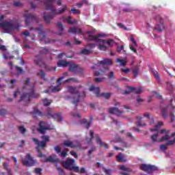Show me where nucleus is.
<instances>
[{"mask_svg":"<svg viewBox=\"0 0 175 175\" xmlns=\"http://www.w3.org/2000/svg\"><path fill=\"white\" fill-rule=\"evenodd\" d=\"M41 2L44 5L46 10L51 11L49 15H46V12H44L43 18L46 24H50V21L53 20V18L59 14H62L65 10L68 9V5H63V8H59L57 10V8L53 5V2H55V0H44Z\"/></svg>","mask_w":175,"mask_h":175,"instance_id":"1","label":"nucleus"},{"mask_svg":"<svg viewBox=\"0 0 175 175\" xmlns=\"http://www.w3.org/2000/svg\"><path fill=\"white\" fill-rule=\"evenodd\" d=\"M29 81V78H27L23 82V90H29V92L23 94L19 100V102H25V106H28V103L31 102V98H39V94L35 93V85H30Z\"/></svg>","mask_w":175,"mask_h":175,"instance_id":"2","label":"nucleus"},{"mask_svg":"<svg viewBox=\"0 0 175 175\" xmlns=\"http://www.w3.org/2000/svg\"><path fill=\"white\" fill-rule=\"evenodd\" d=\"M170 130L163 129L159 131L158 133H154L151 135L150 139L152 143H161L162 142H166V140H169L170 139Z\"/></svg>","mask_w":175,"mask_h":175,"instance_id":"3","label":"nucleus"},{"mask_svg":"<svg viewBox=\"0 0 175 175\" xmlns=\"http://www.w3.org/2000/svg\"><path fill=\"white\" fill-rule=\"evenodd\" d=\"M68 92L73 95L72 105H75V109H77V103L80 102V98H84L85 96V92H82L81 94L79 92L77 88L73 86L68 87Z\"/></svg>","mask_w":175,"mask_h":175,"instance_id":"4","label":"nucleus"},{"mask_svg":"<svg viewBox=\"0 0 175 175\" xmlns=\"http://www.w3.org/2000/svg\"><path fill=\"white\" fill-rule=\"evenodd\" d=\"M0 27L2 29H5V31L9 32V31L18 29L20 28V23H17V20L16 19H12L10 21H3V23H0Z\"/></svg>","mask_w":175,"mask_h":175,"instance_id":"5","label":"nucleus"},{"mask_svg":"<svg viewBox=\"0 0 175 175\" xmlns=\"http://www.w3.org/2000/svg\"><path fill=\"white\" fill-rule=\"evenodd\" d=\"M68 65H70V72H72L74 75H77V73H80V72H81V68H80L77 64H70V62H68L66 60H59L57 62L58 68H66Z\"/></svg>","mask_w":175,"mask_h":175,"instance_id":"6","label":"nucleus"},{"mask_svg":"<svg viewBox=\"0 0 175 175\" xmlns=\"http://www.w3.org/2000/svg\"><path fill=\"white\" fill-rule=\"evenodd\" d=\"M24 17L27 27L31 25L32 23H39V18L33 14H25Z\"/></svg>","mask_w":175,"mask_h":175,"instance_id":"7","label":"nucleus"},{"mask_svg":"<svg viewBox=\"0 0 175 175\" xmlns=\"http://www.w3.org/2000/svg\"><path fill=\"white\" fill-rule=\"evenodd\" d=\"M46 114L45 115L47 118H53V120H57L58 122H62L63 118H62V114L61 113H53V110H51V108H48L46 109Z\"/></svg>","mask_w":175,"mask_h":175,"instance_id":"8","label":"nucleus"},{"mask_svg":"<svg viewBox=\"0 0 175 175\" xmlns=\"http://www.w3.org/2000/svg\"><path fill=\"white\" fill-rule=\"evenodd\" d=\"M51 126L49 123L40 121L38 124V128H37V131L41 135H46V132L47 131H50Z\"/></svg>","mask_w":175,"mask_h":175,"instance_id":"9","label":"nucleus"},{"mask_svg":"<svg viewBox=\"0 0 175 175\" xmlns=\"http://www.w3.org/2000/svg\"><path fill=\"white\" fill-rule=\"evenodd\" d=\"M22 163L24 166L27 167H31L35 165V160H33V157L31 155V154L27 153L24 159L21 161Z\"/></svg>","mask_w":175,"mask_h":175,"instance_id":"10","label":"nucleus"},{"mask_svg":"<svg viewBox=\"0 0 175 175\" xmlns=\"http://www.w3.org/2000/svg\"><path fill=\"white\" fill-rule=\"evenodd\" d=\"M89 91H94L96 94V96L98 98L99 96H102L103 98H105V99H110V96H111V93L108 92V93H101L99 95V92H100V89L99 88H96L94 85H92L89 88Z\"/></svg>","mask_w":175,"mask_h":175,"instance_id":"11","label":"nucleus"},{"mask_svg":"<svg viewBox=\"0 0 175 175\" xmlns=\"http://www.w3.org/2000/svg\"><path fill=\"white\" fill-rule=\"evenodd\" d=\"M111 42H113V40H98V50H100V51H106L107 50V47H110V46H111Z\"/></svg>","mask_w":175,"mask_h":175,"instance_id":"12","label":"nucleus"},{"mask_svg":"<svg viewBox=\"0 0 175 175\" xmlns=\"http://www.w3.org/2000/svg\"><path fill=\"white\" fill-rule=\"evenodd\" d=\"M34 64L37 66H39L40 68H44L45 69H48L49 70H53V68H49L46 65V63L44 61H43V58L40 55H36V58L34 59Z\"/></svg>","mask_w":175,"mask_h":175,"instance_id":"13","label":"nucleus"},{"mask_svg":"<svg viewBox=\"0 0 175 175\" xmlns=\"http://www.w3.org/2000/svg\"><path fill=\"white\" fill-rule=\"evenodd\" d=\"M53 150L56 154H59V157L62 158H66L68 157V152H69V149L66 148H64L61 152V148L59 146H54Z\"/></svg>","mask_w":175,"mask_h":175,"instance_id":"14","label":"nucleus"},{"mask_svg":"<svg viewBox=\"0 0 175 175\" xmlns=\"http://www.w3.org/2000/svg\"><path fill=\"white\" fill-rule=\"evenodd\" d=\"M140 169L141 170H143V172L152 173V172H157L158 170V167L147 164H141Z\"/></svg>","mask_w":175,"mask_h":175,"instance_id":"15","label":"nucleus"},{"mask_svg":"<svg viewBox=\"0 0 175 175\" xmlns=\"http://www.w3.org/2000/svg\"><path fill=\"white\" fill-rule=\"evenodd\" d=\"M100 65H103V67L105 68V66L113 65V61L111 59H104L103 60L98 62V64L94 65L92 67V69L95 70V69H96V68H99Z\"/></svg>","mask_w":175,"mask_h":175,"instance_id":"16","label":"nucleus"},{"mask_svg":"<svg viewBox=\"0 0 175 175\" xmlns=\"http://www.w3.org/2000/svg\"><path fill=\"white\" fill-rule=\"evenodd\" d=\"M76 143H77V145L75 146L73 144V142L66 140L63 142V146L70 147V148H80L81 147V144H80V142H79V141H77Z\"/></svg>","mask_w":175,"mask_h":175,"instance_id":"17","label":"nucleus"},{"mask_svg":"<svg viewBox=\"0 0 175 175\" xmlns=\"http://www.w3.org/2000/svg\"><path fill=\"white\" fill-rule=\"evenodd\" d=\"M64 80V77H60L56 81L57 85L54 86L52 89L51 91L52 92H59L61 91V85H62V81Z\"/></svg>","mask_w":175,"mask_h":175,"instance_id":"18","label":"nucleus"},{"mask_svg":"<svg viewBox=\"0 0 175 175\" xmlns=\"http://www.w3.org/2000/svg\"><path fill=\"white\" fill-rule=\"evenodd\" d=\"M105 34L99 33L98 35L92 36L90 35L88 38H85V40H90V42H99L100 39L99 38H103Z\"/></svg>","mask_w":175,"mask_h":175,"instance_id":"19","label":"nucleus"},{"mask_svg":"<svg viewBox=\"0 0 175 175\" xmlns=\"http://www.w3.org/2000/svg\"><path fill=\"white\" fill-rule=\"evenodd\" d=\"M75 161L76 160L73 159H68L62 162V165L66 169H68V170H70L71 167L73 166V163H75Z\"/></svg>","mask_w":175,"mask_h":175,"instance_id":"20","label":"nucleus"},{"mask_svg":"<svg viewBox=\"0 0 175 175\" xmlns=\"http://www.w3.org/2000/svg\"><path fill=\"white\" fill-rule=\"evenodd\" d=\"M30 29H35V31H38L39 38H40V40H44V39L46 38V32L42 31V29H43V26H40L37 29H35L33 27H31Z\"/></svg>","mask_w":175,"mask_h":175,"instance_id":"21","label":"nucleus"},{"mask_svg":"<svg viewBox=\"0 0 175 175\" xmlns=\"http://www.w3.org/2000/svg\"><path fill=\"white\" fill-rule=\"evenodd\" d=\"M127 88L129 89V90H125L124 92V95H128L129 92H134V94H142L141 88L136 89V88L130 87V86H127Z\"/></svg>","mask_w":175,"mask_h":175,"instance_id":"22","label":"nucleus"},{"mask_svg":"<svg viewBox=\"0 0 175 175\" xmlns=\"http://www.w3.org/2000/svg\"><path fill=\"white\" fill-rule=\"evenodd\" d=\"M120 170V174L122 175H129V173H131V172H132V169L129 168V167H125V165H120L119 167Z\"/></svg>","mask_w":175,"mask_h":175,"instance_id":"23","label":"nucleus"},{"mask_svg":"<svg viewBox=\"0 0 175 175\" xmlns=\"http://www.w3.org/2000/svg\"><path fill=\"white\" fill-rule=\"evenodd\" d=\"M109 112L110 114H116L118 117L122 114V111H120V109L116 107L109 108Z\"/></svg>","mask_w":175,"mask_h":175,"instance_id":"24","label":"nucleus"},{"mask_svg":"<svg viewBox=\"0 0 175 175\" xmlns=\"http://www.w3.org/2000/svg\"><path fill=\"white\" fill-rule=\"evenodd\" d=\"M96 142L99 144L100 147H104L105 149L109 148V145L105 142H103L99 135H96Z\"/></svg>","mask_w":175,"mask_h":175,"instance_id":"25","label":"nucleus"},{"mask_svg":"<svg viewBox=\"0 0 175 175\" xmlns=\"http://www.w3.org/2000/svg\"><path fill=\"white\" fill-rule=\"evenodd\" d=\"M32 141L34 142L35 144H36V146H38L42 150H43V148H44L47 144L43 141L40 142L36 138H32Z\"/></svg>","mask_w":175,"mask_h":175,"instance_id":"26","label":"nucleus"},{"mask_svg":"<svg viewBox=\"0 0 175 175\" xmlns=\"http://www.w3.org/2000/svg\"><path fill=\"white\" fill-rule=\"evenodd\" d=\"M165 28L166 26L165 25V23H163V22H161L159 23V24L154 27V29H155V31H157V32H162Z\"/></svg>","mask_w":175,"mask_h":175,"instance_id":"27","label":"nucleus"},{"mask_svg":"<svg viewBox=\"0 0 175 175\" xmlns=\"http://www.w3.org/2000/svg\"><path fill=\"white\" fill-rule=\"evenodd\" d=\"M68 32L70 33H83V31H81V29H79V27H70Z\"/></svg>","mask_w":175,"mask_h":175,"instance_id":"28","label":"nucleus"},{"mask_svg":"<svg viewBox=\"0 0 175 175\" xmlns=\"http://www.w3.org/2000/svg\"><path fill=\"white\" fill-rule=\"evenodd\" d=\"M33 117L34 118H36V117H43V112L39 111V109H38V108H35L33 113Z\"/></svg>","mask_w":175,"mask_h":175,"instance_id":"29","label":"nucleus"},{"mask_svg":"<svg viewBox=\"0 0 175 175\" xmlns=\"http://www.w3.org/2000/svg\"><path fill=\"white\" fill-rule=\"evenodd\" d=\"M137 121L135 122L137 126H146L147 124L146 122L142 123V120H143V117L137 116L136 117Z\"/></svg>","mask_w":175,"mask_h":175,"instance_id":"30","label":"nucleus"},{"mask_svg":"<svg viewBox=\"0 0 175 175\" xmlns=\"http://www.w3.org/2000/svg\"><path fill=\"white\" fill-rule=\"evenodd\" d=\"M46 162H50L51 163H59L61 160L58 158L54 159L53 157H46Z\"/></svg>","mask_w":175,"mask_h":175,"instance_id":"31","label":"nucleus"},{"mask_svg":"<svg viewBox=\"0 0 175 175\" xmlns=\"http://www.w3.org/2000/svg\"><path fill=\"white\" fill-rule=\"evenodd\" d=\"M116 161L118 162L122 163L123 162H126L128 160L124 159V154H122V153L120 152L118 154V155L116 156Z\"/></svg>","mask_w":175,"mask_h":175,"instance_id":"32","label":"nucleus"},{"mask_svg":"<svg viewBox=\"0 0 175 175\" xmlns=\"http://www.w3.org/2000/svg\"><path fill=\"white\" fill-rule=\"evenodd\" d=\"M168 107H166L164 108H162L161 109V116L163 117V118L166 119L167 118L169 114H168Z\"/></svg>","mask_w":175,"mask_h":175,"instance_id":"33","label":"nucleus"},{"mask_svg":"<svg viewBox=\"0 0 175 175\" xmlns=\"http://www.w3.org/2000/svg\"><path fill=\"white\" fill-rule=\"evenodd\" d=\"M57 29L59 31L58 35L62 36L64 35V25H62V23H57Z\"/></svg>","mask_w":175,"mask_h":175,"instance_id":"34","label":"nucleus"},{"mask_svg":"<svg viewBox=\"0 0 175 175\" xmlns=\"http://www.w3.org/2000/svg\"><path fill=\"white\" fill-rule=\"evenodd\" d=\"M115 143H120L122 147L126 148L128 147V145L126 144V142H124V139L122 138H118V139L115 142Z\"/></svg>","mask_w":175,"mask_h":175,"instance_id":"35","label":"nucleus"},{"mask_svg":"<svg viewBox=\"0 0 175 175\" xmlns=\"http://www.w3.org/2000/svg\"><path fill=\"white\" fill-rule=\"evenodd\" d=\"M37 76L40 77V79H43V80H46V72L43 71V70H40L38 73H37Z\"/></svg>","mask_w":175,"mask_h":175,"instance_id":"36","label":"nucleus"},{"mask_svg":"<svg viewBox=\"0 0 175 175\" xmlns=\"http://www.w3.org/2000/svg\"><path fill=\"white\" fill-rule=\"evenodd\" d=\"M90 137L86 139L88 144H91V143L92 142V139H94V131L90 130Z\"/></svg>","mask_w":175,"mask_h":175,"instance_id":"37","label":"nucleus"},{"mask_svg":"<svg viewBox=\"0 0 175 175\" xmlns=\"http://www.w3.org/2000/svg\"><path fill=\"white\" fill-rule=\"evenodd\" d=\"M72 81V83H79V79L77 78H69V79L65 80L64 81V83H70Z\"/></svg>","mask_w":175,"mask_h":175,"instance_id":"38","label":"nucleus"},{"mask_svg":"<svg viewBox=\"0 0 175 175\" xmlns=\"http://www.w3.org/2000/svg\"><path fill=\"white\" fill-rule=\"evenodd\" d=\"M133 73L134 75V77H137L139 76V66H134Z\"/></svg>","mask_w":175,"mask_h":175,"instance_id":"39","label":"nucleus"},{"mask_svg":"<svg viewBox=\"0 0 175 175\" xmlns=\"http://www.w3.org/2000/svg\"><path fill=\"white\" fill-rule=\"evenodd\" d=\"M38 157L39 158H42V162H47V157L45 154H43L42 152H39Z\"/></svg>","mask_w":175,"mask_h":175,"instance_id":"40","label":"nucleus"},{"mask_svg":"<svg viewBox=\"0 0 175 175\" xmlns=\"http://www.w3.org/2000/svg\"><path fill=\"white\" fill-rule=\"evenodd\" d=\"M41 50L39 51V54H47L49 53V49L46 47H41Z\"/></svg>","mask_w":175,"mask_h":175,"instance_id":"41","label":"nucleus"},{"mask_svg":"<svg viewBox=\"0 0 175 175\" xmlns=\"http://www.w3.org/2000/svg\"><path fill=\"white\" fill-rule=\"evenodd\" d=\"M154 20L157 23H163V18H162L160 15H156L154 16Z\"/></svg>","mask_w":175,"mask_h":175,"instance_id":"42","label":"nucleus"},{"mask_svg":"<svg viewBox=\"0 0 175 175\" xmlns=\"http://www.w3.org/2000/svg\"><path fill=\"white\" fill-rule=\"evenodd\" d=\"M41 139L44 143H46V144H47L48 142H50V137L49 135H42Z\"/></svg>","mask_w":175,"mask_h":175,"instance_id":"43","label":"nucleus"},{"mask_svg":"<svg viewBox=\"0 0 175 175\" xmlns=\"http://www.w3.org/2000/svg\"><path fill=\"white\" fill-rule=\"evenodd\" d=\"M42 102H43L44 106H50V105H51V100L47 98L42 99Z\"/></svg>","mask_w":175,"mask_h":175,"instance_id":"44","label":"nucleus"},{"mask_svg":"<svg viewBox=\"0 0 175 175\" xmlns=\"http://www.w3.org/2000/svg\"><path fill=\"white\" fill-rule=\"evenodd\" d=\"M16 68V71L18 75H23L24 73V70L21 68V67H18V66H15Z\"/></svg>","mask_w":175,"mask_h":175,"instance_id":"45","label":"nucleus"},{"mask_svg":"<svg viewBox=\"0 0 175 175\" xmlns=\"http://www.w3.org/2000/svg\"><path fill=\"white\" fill-rule=\"evenodd\" d=\"M67 23L68 24H70L71 25H73L76 24V21L75 20L72 21V16H69L67 18Z\"/></svg>","mask_w":175,"mask_h":175,"instance_id":"46","label":"nucleus"},{"mask_svg":"<svg viewBox=\"0 0 175 175\" xmlns=\"http://www.w3.org/2000/svg\"><path fill=\"white\" fill-rule=\"evenodd\" d=\"M162 125H163V122H159V123L154 126V129H150V131L154 132V131H157V128H159V126H162Z\"/></svg>","mask_w":175,"mask_h":175,"instance_id":"47","label":"nucleus"},{"mask_svg":"<svg viewBox=\"0 0 175 175\" xmlns=\"http://www.w3.org/2000/svg\"><path fill=\"white\" fill-rule=\"evenodd\" d=\"M116 62H120L122 66H125V65L127 64L126 60L121 59H117Z\"/></svg>","mask_w":175,"mask_h":175,"instance_id":"48","label":"nucleus"},{"mask_svg":"<svg viewBox=\"0 0 175 175\" xmlns=\"http://www.w3.org/2000/svg\"><path fill=\"white\" fill-rule=\"evenodd\" d=\"M70 170H74V172H76V173H79L80 172V167L79 166L72 165L70 168Z\"/></svg>","mask_w":175,"mask_h":175,"instance_id":"49","label":"nucleus"},{"mask_svg":"<svg viewBox=\"0 0 175 175\" xmlns=\"http://www.w3.org/2000/svg\"><path fill=\"white\" fill-rule=\"evenodd\" d=\"M81 54H84V55H90L91 54V51L84 49L81 51Z\"/></svg>","mask_w":175,"mask_h":175,"instance_id":"50","label":"nucleus"},{"mask_svg":"<svg viewBox=\"0 0 175 175\" xmlns=\"http://www.w3.org/2000/svg\"><path fill=\"white\" fill-rule=\"evenodd\" d=\"M92 120H94V118L92 117V116H90V120L89 122H88L86 124V125H85V128H86V129H89L90 127L91 126V123L92 122Z\"/></svg>","mask_w":175,"mask_h":175,"instance_id":"51","label":"nucleus"},{"mask_svg":"<svg viewBox=\"0 0 175 175\" xmlns=\"http://www.w3.org/2000/svg\"><path fill=\"white\" fill-rule=\"evenodd\" d=\"M153 76H154L157 81L161 83V79H159V74L158 72H155L154 71H153Z\"/></svg>","mask_w":175,"mask_h":175,"instance_id":"52","label":"nucleus"},{"mask_svg":"<svg viewBox=\"0 0 175 175\" xmlns=\"http://www.w3.org/2000/svg\"><path fill=\"white\" fill-rule=\"evenodd\" d=\"M57 170L59 172V175H65V171L61 167H57Z\"/></svg>","mask_w":175,"mask_h":175,"instance_id":"53","label":"nucleus"},{"mask_svg":"<svg viewBox=\"0 0 175 175\" xmlns=\"http://www.w3.org/2000/svg\"><path fill=\"white\" fill-rule=\"evenodd\" d=\"M18 131L21 132V133L24 135V133H25V132L27 131V129L24 126H20L18 127Z\"/></svg>","mask_w":175,"mask_h":175,"instance_id":"54","label":"nucleus"},{"mask_svg":"<svg viewBox=\"0 0 175 175\" xmlns=\"http://www.w3.org/2000/svg\"><path fill=\"white\" fill-rule=\"evenodd\" d=\"M14 6L16 8H21L23 6V3L20 1H15L14 2Z\"/></svg>","mask_w":175,"mask_h":175,"instance_id":"55","label":"nucleus"},{"mask_svg":"<svg viewBox=\"0 0 175 175\" xmlns=\"http://www.w3.org/2000/svg\"><path fill=\"white\" fill-rule=\"evenodd\" d=\"M166 84L168 90H170V92H172V91H173V86L172 84L169 81L166 82Z\"/></svg>","mask_w":175,"mask_h":175,"instance_id":"56","label":"nucleus"},{"mask_svg":"<svg viewBox=\"0 0 175 175\" xmlns=\"http://www.w3.org/2000/svg\"><path fill=\"white\" fill-rule=\"evenodd\" d=\"M103 170L105 171V174L107 175H111V170L110 169H106V167H103Z\"/></svg>","mask_w":175,"mask_h":175,"instance_id":"57","label":"nucleus"},{"mask_svg":"<svg viewBox=\"0 0 175 175\" xmlns=\"http://www.w3.org/2000/svg\"><path fill=\"white\" fill-rule=\"evenodd\" d=\"M86 46H88L89 49H95L96 46V44L94 43H88Z\"/></svg>","mask_w":175,"mask_h":175,"instance_id":"58","label":"nucleus"},{"mask_svg":"<svg viewBox=\"0 0 175 175\" xmlns=\"http://www.w3.org/2000/svg\"><path fill=\"white\" fill-rule=\"evenodd\" d=\"M8 111L6 109H0V116H6Z\"/></svg>","mask_w":175,"mask_h":175,"instance_id":"59","label":"nucleus"},{"mask_svg":"<svg viewBox=\"0 0 175 175\" xmlns=\"http://www.w3.org/2000/svg\"><path fill=\"white\" fill-rule=\"evenodd\" d=\"M70 116H72V117H78V118H81V115L80 113H76L75 112H71Z\"/></svg>","mask_w":175,"mask_h":175,"instance_id":"60","label":"nucleus"},{"mask_svg":"<svg viewBox=\"0 0 175 175\" xmlns=\"http://www.w3.org/2000/svg\"><path fill=\"white\" fill-rule=\"evenodd\" d=\"M70 155H72V157H75V158H79V154H77V153H76V152L71 150L70 152Z\"/></svg>","mask_w":175,"mask_h":175,"instance_id":"61","label":"nucleus"},{"mask_svg":"<svg viewBox=\"0 0 175 175\" xmlns=\"http://www.w3.org/2000/svg\"><path fill=\"white\" fill-rule=\"evenodd\" d=\"M36 174H42V168H36L34 170Z\"/></svg>","mask_w":175,"mask_h":175,"instance_id":"62","label":"nucleus"},{"mask_svg":"<svg viewBox=\"0 0 175 175\" xmlns=\"http://www.w3.org/2000/svg\"><path fill=\"white\" fill-rule=\"evenodd\" d=\"M122 50H124V45L118 46V47H117L118 53H121V51H122Z\"/></svg>","mask_w":175,"mask_h":175,"instance_id":"63","label":"nucleus"},{"mask_svg":"<svg viewBox=\"0 0 175 175\" xmlns=\"http://www.w3.org/2000/svg\"><path fill=\"white\" fill-rule=\"evenodd\" d=\"M108 76L109 77V79H111V80H112V79H114V72H110L109 74H108Z\"/></svg>","mask_w":175,"mask_h":175,"instance_id":"64","label":"nucleus"}]
</instances>
